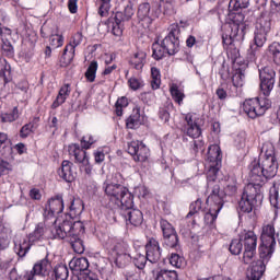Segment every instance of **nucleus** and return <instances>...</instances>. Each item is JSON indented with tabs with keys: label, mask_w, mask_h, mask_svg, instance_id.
I'll return each instance as SVG.
<instances>
[{
	"label": "nucleus",
	"mask_w": 280,
	"mask_h": 280,
	"mask_svg": "<svg viewBox=\"0 0 280 280\" xmlns=\"http://www.w3.org/2000/svg\"><path fill=\"white\" fill-rule=\"evenodd\" d=\"M207 161H209V197H207L206 203L225 205L226 197H233L236 195L238 187L235 177H230L224 184V189L220 188L219 183L215 182V176L219 173L222 164V151L217 144L210 145L207 152Z\"/></svg>",
	"instance_id": "obj_1"
},
{
	"label": "nucleus",
	"mask_w": 280,
	"mask_h": 280,
	"mask_svg": "<svg viewBox=\"0 0 280 280\" xmlns=\"http://www.w3.org/2000/svg\"><path fill=\"white\" fill-rule=\"evenodd\" d=\"M279 170V163L276 158V150L272 144L264 145L259 161L250 164V182L247 185H259L262 187L268 179L276 177Z\"/></svg>",
	"instance_id": "obj_2"
},
{
	"label": "nucleus",
	"mask_w": 280,
	"mask_h": 280,
	"mask_svg": "<svg viewBox=\"0 0 280 280\" xmlns=\"http://www.w3.org/2000/svg\"><path fill=\"white\" fill-rule=\"evenodd\" d=\"M244 15L241 11L231 13V22L224 25V32L221 34L223 46L233 47L235 43H242L246 35L247 25L243 23Z\"/></svg>",
	"instance_id": "obj_3"
},
{
	"label": "nucleus",
	"mask_w": 280,
	"mask_h": 280,
	"mask_svg": "<svg viewBox=\"0 0 280 280\" xmlns=\"http://www.w3.org/2000/svg\"><path fill=\"white\" fill-rule=\"evenodd\" d=\"M259 185L247 184L243 189V195L237 202V213L240 215L253 213L258 205L262 202V194Z\"/></svg>",
	"instance_id": "obj_4"
},
{
	"label": "nucleus",
	"mask_w": 280,
	"mask_h": 280,
	"mask_svg": "<svg viewBox=\"0 0 280 280\" xmlns=\"http://www.w3.org/2000/svg\"><path fill=\"white\" fill-rule=\"evenodd\" d=\"M124 182L125 178L121 173H114L112 180H106L105 184H103L105 195L108 196L109 200L121 199L125 203H131V198H135V196L127 187L122 186Z\"/></svg>",
	"instance_id": "obj_5"
},
{
	"label": "nucleus",
	"mask_w": 280,
	"mask_h": 280,
	"mask_svg": "<svg viewBox=\"0 0 280 280\" xmlns=\"http://www.w3.org/2000/svg\"><path fill=\"white\" fill-rule=\"evenodd\" d=\"M262 242L259 246V260L256 262L269 264L272 258L273 252H276V228L273 225H265L262 228V234L260 235Z\"/></svg>",
	"instance_id": "obj_6"
},
{
	"label": "nucleus",
	"mask_w": 280,
	"mask_h": 280,
	"mask_svg": "<svg viewBox=\"0 0 280 280\" xmlns=\"http://www.w3.org/2000/svg\"><path fill=\"white\" fill-rule=\"evenodd\" d=\"M271 30L270 18L268 15H260L256 22V32H254V45L256 48L250 46L249 50H247V58L250 61L256 60L257 48L262 47L267 40V34H269Z\"/></svg>",
	"instance_id": "obj_7"
},
{
	"label": "nucleus",
	"mask_w": 280,
	"mask_h": 280,
	"mask_svg": "<svg viewBox=\"0 0 280 280\" xmlns=\"http://www.w3.org/2000/svg\"><path fill=\"white\" fill-rule=\"evenodd\" d=\"M135 197H131V203L124 202L121 198L109 199V208L121 209V215L132 224V226H141L144 222L142 211L135 209Z\"/></svg>",
	"instance_id": "obj_8"
},
{
	"label": "nucleus",
	"mask_w": 280,
	"mask_h": 280,
	"mask_svg": "<svg viewBox=\"0 0 280 280\" xmlns=\"http://www.w3.org/2000/svg\"><path fill=\"white\" fill-rule=\"evenodd\" d=\"M122 8V11H117L114 18L108 19V25H112V34L117 37L122 36V23L130 21L135 15V4L130 0H127Z\"/></svg>",
	"instance_id": "obj_9"
},
{
	"label": "nucleus",
	"mask_w": 280,
	"mask_h": 280,
	"mask_svg": "<svg viewBox=\"0 0 280 280\" xmlns=\"http://www.w3.org/2000/svg\"><path fill=\"white\" fill-rule=\"evenodd\" d=\"M244 246L243 262L244 265L253 264V258L256 256L257 236L253 231H246L241 234L240 238Z\"/></svg>",
	"instance_id": "obj_10"
},
{
	"label": "nucleus",
	"mask_w": 280,
	"mask_h": 280,
	"mask_svg": "<svg viewBox=\"0 0 280 280\" xmlns=\"http://www.w3.org/2000/svg\"><path fill=\"white\" fill-rule=\"evenodd\" d=\"M269 108L270 103L266 100L259 101V98H252L244 101L243 103V112L246 113L247 117L250 119L264 116Z\"/></svg>",
	"instance_id": "obj_11"
},
{
	"label": "nucleus",
	"mask_w": 280,
	"mask_h": 280,
	"mask_svg": "<svg viewBox=\"0 0 280 280\" xmlns=\"http://www.w3.org/2000/svg\"><path fill=\"white\" fill-rule=\"evenodd\" d=\"M162 14V9L151 7L149 2L140 3L137 8V19L149 27Z\"/></svg>",
	"instance_id": "obj_12"
},
{
	"label": "nucleus",
	"mask_w": 280,
	"mask_h": 280,
	"mask_svg": "<svg viewBox=\"0 0 280 280\" xmlns=\"http://www.w3.org/2000/svg\"><path fill=\"white\" fill-rule=\"evenodd\" d=\"M160 228L163 233V246L178 250L180 246L175 228L165 219L160 220Z\"/></svg>",
	"instance_id": "obj_13"
},
{
	"label": "nucleus",
	"mask_w": 280,
	"mask_h": 280,
	"mask_svg": "<svg viewBox=\"0 0 280 280\" xmlns=\"http://www.w3.org/2000/svg\"><path fill=\"white\" fill-rule=\"evenodd\" d=\"M259 80L260 93H262L265 97H268L273 90V85L276 84V71L270 67L260 68Z\"/></svg>",
	"instance_id": "obj_14"
},
{
	"label": "nucleus",
	"mask_w": 280,
	"mask_h": 280,
	"mask_svg": "<svg viewBox=\"0 0 280 280\" xmlns=\"http://www.w3.org/2000/svg\"><path fill=\"white\" fill-rule=\"evenodd\" d=\"M127 153L133 156V161L144 163L150 156V150L141 141L127 143Z\"/></svg>",
	"instance_id": "obj_15"
},
{
	"label": "nucleus",
	"mask_w": 280,
	"mask_h": 280,
	"mask_svg": "<svg viewBox=\"0 0 280 280\" xmlns=\"http://www.w3.org/2000/svg\"><path fill=\"white\" fill-rule=\"evenodd\" d=\"M179 30L178 27L171 30L168 35L163 38L162 43H160V47L166 49V54L170 57L175 56L179 52V38H178Z\"/></svg>",
	"instance_id": "obj_16"
},
{
	"label": "nucleus",
	"mask_w": 280,
	"mask_h": 280,
	"mask_svg": "<svg viewBox=\"0 0 280 280\" xmlns=\"http://www.w3.org/2000/svg\"><path fill=\"white\" fill-rule=\"evenodd\" d=\"M51 262L45 257L42 260H38L37 264L34 265L31 272L24 275L23 280H35V277H48L51 272Z\"/></svg>",
	"instance_id": "obj_17"
},
{
	"label": "nucleus",
	"mask_w": 280,
	"mask_h": 280,
	"mask_svg": "<svg viewBox=\"0 0 280 280\" xmlns=\"http://www.w3.org/2000/svg\"><path fill=\"white\" fill-rule=\"evenodd\" d=\"M149 262L152 265L159 264L160 259H162V248L160 247L159 241L153 237H150L145 244V255H143Z\"/></svg>",
	"instance_id": "obj_18"
},
{
	"label": "nucleus",
	"mask_w": 280,
	"mask_h": 280,
	"mask_svg": "<svg viewBox=\"0 0 280 280\" xmlns=\"http://www.w3.org/2000/svg\"><path fill=\"white\" fill-rule=\"evenodd\" d=\"M51 236L55 240H66L78 236L72 230V220H65L51 229Z\"/></svg>",
	"instance_id": "obj_19"
},
{
	"label": "nucleus",
	"mask_w": 280,
	"mask_h": 280,
	"mask_svg": "<svg viewBox=\"0 0 280 280\" xmlns=\"http://www.w3.org/2000/svg\"><path fill=\"white\" fill-rule=\"evenodd\" d=\"M82 43V34L81 33H75L74 37H72V44H69L66 46L62 56H61V67H68L72 59H74V52H75V47L81 45Z\"/></svg>",
	"instance_id": "obj_20"
},
{
	"label": "nucleus",
	"mask_w": 280,
	"mask_h": 280,
	"mask_svg": "<svg viewBox=\"0 0 280 280\" xmlns=\"http://www.w3.org/2000/svg\"><path fill=\"white\" fill-rule=\"evenodd\" d=\"M65 202L69 210L68 217L71 218V220L80 217L84 211V202L79 197L77 198L72 195H68L65 199Z\"/></svg>",
	"instance_id": "obj_21"
},
{
	"label": "nucleus",
	"mask_w": 280,
	"mask_h": 280,
	"mask_svg": "<svg viewBox=\"0 0 280 280\" xmlns=\"http://www.w3.org/2000/svg\"><path fill=\"white\" fill-rule=\"evenodd\" d=\"M184 120H186L187 128H186V135L187 137H190L192 139H198L200 135L202 133L200 129V119L195 118L191 114H187L184 117Z\"/></svg>",
	"instance_id": "obj_22"
},
{
	"label": "nucleus",
	"mask_w": 280,
	"mask_h": 280,
	"mask_svg": "<svg viewBox=\"0 0 280 280\" xmlns=\"http://www.w3.org/2000/svg\"><path fill=\"white\" fill-rule=\"evenodd\" d=\"M69 155L74 156L75 163L81 165H89L88 152L81 148L78 143H72L68 147Z\"/></svg>",
	"instance_id": "obj_23"
},
{
	"label": "nucleus",
	"mask_w": 280,
	"mask_h": 280,
	"mask_svg": "<svg viewBox=\"0 0 280 280\" xmlns=\"http://www.w3.org/2000/svg\"><path fill=\"white\" fill-rule=\"evenodd\" d=\"M69 268L74 272H83L80 279L84 278V276L92 273L89 270V259L85 257L81 258H72L71 262H69Z\"/></svg>",
	"instance_id": "obj_24"
},
{
	"label": "nucleus",
	"mask_w": 280,
	"mask_h": 280,
	"mask_svg": "<svg viewBox=\"0 0 280 280\" xmlns=\"http://www.w3.org/2000/svg\"><path fill=\"white\" fill-rule=\"evenodd\" d=\"M72 163L69 161H62L61 167L58 170V175L68 184H71L75 179L74 173H72Z\"/></svg>",
	"instance_id": "obj_25"
},
{
	"label": "nucleus",
	"mask_w": 280,
	"mask_h": 280,
	"mask_svg": "<svg viewBox=\"0 0 280 280\" xmlns=\"http://www.w3.org/2000/svg\"><path fill=\"white\" fill-rule=\"evenodd\" d=\"M65 205H67V201L62 199L61 195H56L48 200L49 212H51V214H60L65 209Z\"/></svg>",
	"instance_id": "obj_26"
},
{
	"label": "nucleus",
	"mask_w": 280,
	"mask_h": 280,
	"mask_svg": "<svg viewBox=\"0 0 280 280\" xmlns=\"http://www.w3.org/2000/svg\"><path fill=\"white\" fill-rule=\"evenodd\" d=\"M207 206H209V211L206 213V222L207 224L212 225L213 222H215L217 217L219 215V212L222 210L223 205L222 203H214V202H206Z\"/></svg>",
	"instance_id": "obj_27"
},
{
	"label": "nucleus",
	"mask_w": 280,
	"mask_h": 280,
	"mask_svg": "<svg viewBox=\"0 0 280 280\" xmlns=\"http://www.w3.org/2000/svg\"><path fill=\"white\" fill-rule=\"evenodd\" d=\"M0 153L4 158L13 154V148L11 147V140L8 138V133L0 132Z\"/></svg>",
	"instance_id": "obj_28"
},
{
	"label": "nucleus",
	"mask_w": 280,
	"mask_h": 280,
	"mask_svg": "<svg viewBox=\"0 0 280 280\" xmlns=\"http://www.w3.org/2000/svg\"><path fill=\"white\" fill-rule=\"evenodd\" d=\"M52 279L55 280H68L69 269L65 264H58L52 268L51 273Z\"/></svg>",
	"instance_id": "obj_29"
},
{
	"label": "nucleus",
	"mask_w": 280,
	"mask_h": 280,
	"mask_svg": "<svg viewBox=\"0 0 280 280\" xmlns=\"http://www.w3.org/2000/svg\"><path fill=\"white\" fill-rule=\"evenodd\" d=\"M266 272V265L262 261H254L250 269L249 280H260Z\"/></svg>",
	"instance_id": "obj_30"
},
{
	"label": "nucleus",
	"mask_w": 280,
	"mask_h": 280,
	"mask_svg": "<svg viewBox=\"0 0 280 280\" xmlns=\"http://www.w3.org/2000/svg\"><path fill=\"white\" fill-rule=\"evenodd\" d=\"M70 92L71 91L69 90V84L61 86V89H59L58 96H56L55 102H52L51 104V108L56 109L59 106H61V104H65V102H67V97L69 96Z\"/></svg>",
	"instance_id": "obj_31"
},
{
	"label": "nucleus",
	"mask_w": 280,
	"mask_h": 280,
	"mask_svg": "<svg viewBox=\"0 0 280 280\" xmlns=\"http://www.w3.org/2000/svg\"><path fill=\"white\" fill-rule=\"evenodd\" d=\"M34 244L35 243L27 242V240H24L21 243H15L14 245L15 255H18V257L24 258Z\"/></svg>",
	"instance_id": "obj_32"
},
{
	"label": "nucleus",
	"mask_w": 280,
	"mask_h": 280,
	"mask_svg": "<svg viewBox=\"0 0 280 280\" xmlns=\"http://www.w3.org/2000/svg\"><path fill=\"white\" fill-rule=\"evenodd\" d=\"M269 200L271 207L280 209V187L276 186V184L269 190Z\"/></svg>",
	"instance_id": "obj_33"
},
{
	"label": "nucleus",
	"mask_w": 280,
	"mask_h": 280,
	"mask_svg": "<svg viewBox=\"0 0 280 280\" xmlns=\"http://www.w3.org/2000/svg\"><path fill=\"white\" fill-rule=\"evenodd\" d=\"M141 126V114L136 109L131 116L126 119L127 129H138Z\"/></svg>",
	"instance_id": "obj_34"
},
{
	"label": "nucleus",
	"mask_w": 280,
	"mask_h": 280,
	"mask_svg": "<svg viewBox=\"0 0 280 280\" xmlns=\"http://www.w3.org/2000/svg\"><path fill=\"white\" fill-rule=\"evenodd\" d=\"M45 234V224L44 223H38L37 226L35 228L34 232L28 234V240H26L30 243H37L44 237Z\"/></svg>",
	"instance_id": "obj_35"
},
{
	"label": "nucleus",
	"mask_w": 280,
	"mask_h": 280,
	"mask_svg": "<svg viewBox=\"0 0 280 280\" xmlns=\"http://www.w3.org/2000/svg\"><path fill=\"white\" fill-rule=\"evenodd\" d=\"M249 5V0H230L228 4V10L230 12H240L243 9H247Z\"/></svg>",
	"instance_id": "obj_36"
},
{
	"label": "nucleus",
	"mask_w": 280,
	"mask_h": 280,
	"mask_svg": "<svg viewBox=\"0 0 280 280\" xmlns=\"http://www.w3.org/2000/svg\"><path fill=\"white\" fill-rule=\"evenodd\" d=\"M68 242L69 244H71L72 249H74V253L78 255H82L84 254V242L79 238V236H72V237H68Z\"/></svg>",
	"instance_id": "obj_37"
},
{
	"label": "nucleus",
	"mask_w": 280,
	"mask_h": 280,
	"mask_svg": "<svg viewBox=\"0 0 280 280\" xmlns=\"http://www.w3.org/2000/svg\"><path fill=\"white\" fill-rule=\"evenodd\" d=\"M131 254H116L115 265L118 268H126L132 261Z\"/></svg>",
	"instance_id": "obj_38"
},
{
	"label": "nucleus",
	"mask_w": 280,
	"mask_h": 280,
	"mask_svg": "<svg viewBox=\"0 0 280 280\" xmlns=\"http://www.w3.org/2000/svg\"><path fill=\"white\" fill-rule=\"evenodd\" d=\"M144 61H145V52L140 51V52L133 54V57L131 58L129 63H131V66H133L136 70H141L144 67Z\"/></svg>",
	"instance_id": "obj_39"
},
{
	"label": "nucleus",
	"mask_w": 280,
	"mask_h": 280,
	"mask_svg": "<svg viewBox=\"0 0 280 280\" xmlns=\"http://www.w3.org/2000/svg\"><path fill=\"white\" fill-rule=\"evenodd\" d=\"M97 69H98V63L97 61L93 60L92 62H90L88 70L85 71V79H88V82L90 83H94L95 82V78L97 74Z\"/></svg>",
	"instance_id": "obj_40"
},
{
	"label": "nucleus",
	"mask_w": 280,
	"mask_h": 280,
	"mask_svg": "<svg viewBox=\"0 0 280 280\" xmlns=\"http://www.w3.org/2000/svg\"><path fill=\"white\" fill-rule=\"evenodd\" d=\"M152 51H153L152 57L156 61L162 60L163 58H165L166 55H168V52H166V49L160 46L159 42H155L152 44Z\"/></svg>",
	"instance_id": "obj_41"
},
{
	"label": "nucleus",
	"mask_w": 280,
	"mask_h": 280,
	"mask_svg": "<svg viewBox=\"0 0 280 280\" xmlns=\"http://www.w3.org/2000/svg\"><path fill=\"white\" fill-rule=\"evenodd\" d=\"M269 55L273 60V63L277 66H280V44L279 43L273 42V44H270Z\"/></svg>",
	"instance_id": "obj_42"
},
{
	"label": "nucleus",
	"mask_w": 280,
	"mask_h": 280,
	"mask_svg": "<svg viewBox=\"0 0 280 280\" xmlns=\"http://www.w3.org/2000/svg\"><path fill=\"white\" fill-rule=\"evenodd\" d=\"M155 280H178V273L175 270L162 269L156 273Z\"/></svg>",
	"instance_id": "obj_43"
},
{
	"label": "nucleus",
	"mask_w": 280,
	"mask_h": 280,
	"mask_svg": "<svg viewBox=\"0 0 280 280\" xmlns=\"http://www.w3.org/2000/svg\"><path fill=\"white\" fill-rule=\"evenodd\" d=\"M0 118H1V122L3 124L16 121L19 119V108L14 107L9 113H2L0 115Z\"/></svg>",
	"instance_id": "obj_44"
},
{
	"label": "nucleus",
	"mask_w": 280,
	"mask_h": 280,
	"mask_svg": "<svg viewBox=\"0 0 280 280\" xmlns=\"http://www.w3.org/2000/svg\"><path fill=\"white\" fill-rule=\"evenodd\" d=\"M229 250H230L231 255H233V256L241 255L243 252L242 240L234 238L233 241H231Z\"/></svg>",
	"instance_id": "obj_45"
},
{
	"label": "nucleus",
	"mask_w": 280,
	"mask_h": 280,
	"mask_svg": "<svg viewBox=\"0 0 280 280\" xmlns=\"http://www.w3.org/2000/svg\"><path fill=\"white\" fill-rule=\"evenodd\" d=\"M131 261L138 270H144L145 266L148 265L149 258L145 257L143 254H137V256L133 257Z\"/></svg>",
	"instance_id": "obj_46"
},
{
	"label": "nucleus",
	"mask_w": 280,
	"mask_h": 280,
	"mask_svg": "<svg viewBox=\"0 0 280 280\" xmlns=\"http://www.w3.org/2000/svg\"><path fill=\"white\" fill-rule=\"evenodd\" d=\"M171 97L175 100L177 104H182L183 100L185 98V93L179 91L178 85L172 84L170 88Z\"/></svg>",
	"instance_id": "obj_47"
},
{
	"label": "nucleus",
	"mask_w": 280,
	"mask_h": 280,
	"mask_svg": "<svg viewBox=\"0 0 280 280\" xmlns=\"http://www.w3.org/2000/svg\"><path fill=\"white\" fill-rule=\"evenodd\" d=\"M154 9H161L162 13L170 15L173 13V2L172 1H160L156 5H153Z\"/></svg>",
	"instance_id": "obj_48"
},
{
	"label": "nucleus",
	"mask_w": 280,
	"mask_h": 280,
	"mask_svg": "<svg viewBox=\"0 0 280 280\" xmlns=\"http://www.w3.org/2000/svg\"><path fill=\"white\" fill-rule=\"evenodd\" d=\"M128 106V98L122 96L119 97L118 101H116L115 104V114L118 117L122 116V108H126Z\"/></svg>",
	"instance_id": "obj_49"
},
{
	"label": "nucleus",
	"mask_w": 280,
	"mask_h": 280,
	"mask_svg": "<svg viewBox=\"0 0 280 280\" xmlns=\"http://www.w3.org/2000/svg\"><path fill=\"white\" fill-rule=\"evenodd\" d=\"M150 72H151V75H152V82H151L152 89L153 90L160 89L161 80H160V70H159V68L152 67L150 69Z\"/></svg>",
	"instance_id": "obj_50"
},
{
	"label": "nucleus",
	"mask_w": 280,
	"mask_h": 280,
	"mask_svg": "<svg viewBox=\"0 0 280 280\" xmlns=\"http://www.w3.org/2000/svg\"><path fill=\"white\" fill-rule=\"evenodd\" d=\"M101 4L98 8V14L102 18H105L108 15V12H110V8H112V0H100Z\"/></svg>",
	"instance_id": "obj_51"
},
{
	"label": "nucleus",
	"mask_w": 280,
	"mask_h": 280,
	"mask_svg": "<svg viewBox=\"0 0 280 280\" xmlns=\"http://www.w3.org/2000/svg\"><path fill=\"white\" fill-rule=\"evenodd\" d=\"M170 265L175 268H182L185 265V258L179 256V254H171Z\"/></svg>",
	"instance_id": "obj_52"
},
{
	"label": "nucleus",
	"mask_w": 280,
	"mask_h": 280,
	"mask_svg": "<svg viewBox=\"0 0 280 280\" xmlns=\"http://www.w3.org/2000/svg\"><path fill=\"white\" fill-rule=\"evenodd\" d=\"M2 52L5 55V57L14 56V48L9 39L2 38Z\"/></svg>",
	"instance_id": "obj_53"
},
{
	"label": "nucleus",
	"mask_w": 280,
	"mask_h": 280,
	"mask_svg": "<svg viewBox=\"0 0 280 280\" xmlns=\"http://www.w3.org/2000/svg\"><path fill=\"white\" fill-rule=\"evenodd\" d=\"M128 249L129 245L124 241L116 243L115 247H113L116 255L129 254Z\"/></svg>",
	"instance_id": "obj_54"
},
{
	"label": "nucleus",
	"mask_w": 280,
	"mask_h": 280,
	"mask_svg": "<svg viewBox=\"0 0 280 280\" xmlns=\"http://www.w3.org/2000/svg\"><path fill=\"white\" fill-rule=\"evenodd\" d=\"M10 234L11 230L3 225V223H0V246L7 243Z\"/></svg>",
	"instance_id": "obj_55"
},
{
	"label": "nucleus",
	"mask_w": 280,
	"mask_h": 280,
	"mask_svg": "<svg viewBox=\"0 0 280 280\" xmlns=\"http://www.w3.org/2000/svg\"><path fill=\"white\" fill-rule=\"evenodd\" d=\"M202 201L200 199H197L195 202L190 203L189 207V213H187L186 218L190 219L194 214L198 213L201 209Z\"/></svg>",
	"instance_id": "obj_56"
},
{
	"label": "nucleus",
	"mask_w": 280,
	"mask_h": 280,
	"mask_svg": "<svg viewBox=\"0 0 280 280\" xmlns=\"http://www.w3.org/2000/svg\"><path fill=\"white\" fill-rule=\"evenodd\" d=\"M95 142L96 141L93 136H91V135L83 136L81 139L82 149L89 150V149H91V145H93Z\"/></svg>",
	"instance_id": "obj_57"
},
{
	"label": "nucleus",
	"mask_w": 280,
	"mask_h": 280,
	"mask_svg": "<svg viewBox=\"0 0 280 280\" xmlns=\"http://www.w3.org/2000/svg\"><path fill=\"white\" fill-rule=\"evenodd\" d=\"M190 148L194 154H198L199 152L203 153V151H206L202 140H194L192 144H190Z\"/></svg>",
	"instance_id": "obj_58"
},
{
	"label": "nucleus",
	"mask_w": 280,
	"mask_h": 280,
	"mask_svg": "<svg viewBox=\"0 0 280 280\" xmlns=\"http://www.w3.org/2000/svg\"><path fill=\"white\" fill-rule=\"evenodd\" d=\"M32 132H34V124L28 122L21 128L20 136L22 139H26Z\"/></svg>",
	"instance_id": "obj_59"
},
{
	"label": "nucleus",
	"mask_w": 280,
	"mask_h": 280,
	"mask_svg": "<svg viewBox=\"0 0 280 280\" xmlns=\"http://www.w3.org/2000/svg\"><path fill=\"white\" fill-rule=\"evenodd\" d=\"M243 80H244V73L242 72V69H237L236 73L233 74L234 86H242Z\"/></svg>",
	"instance_id": "obj_60"
},
{
	"label": "nucleus",
	"mask_w": 280,
	"mask_h": 280,
	"mask_svg": "<svg viewBox=\"0 0 280 280\" xmlns=\"http://www.w3.org/2000/svg\"><path fill=\"white\" fill-rule=\"evenodd\" d=\"M72 231L78 236L84 234V224L81 221L72 222Z\"/></svg>",
	"instance_id": "obj_61"
},
{
	"label": "nucleus",
	"mask_w": 280,
	"mask_h": 280,
	"mask_svg": "<svg viewBox=\"0 0 280 280\" xmlns=\"http://www.w3.org/2000/svg\"><path fill=\"white\" fill-rule=\"evenodd\" d=\"M159 118L163 122H168V120H170V113H168V109H166V107H162V108L159 109Z\"/></svg>",
	"instance_id": "obj_62"
},
{
	"label": "nucleus",
	"mask_w": 280,
	"mask_h": 280,
	"mask_svg": "<svg viewBox=\"0 0 280 280\" xmlns=\"http://www.w3.org/2000/svg\"><path fill=\"white\" fill-rule=\"evenodd\" d=\"M62 40H63V38H62L61 35H51V37H49V42L55 47H61L62 46Z\"/></svg>",
	"instance_id": "obj_63"
},
{
	"label": "nucleus",
	"mask_w": 280,
	"mask_h": 280,
	"mask_svg": "<svg viewBox=\"0 0 280 280\" xmlns=\"http://www.w3.org/2000/svg\"><path fill=\"white\" fill-rule=\"evenodd\" d=\"M93 156L95 158V163L101 164L105 161V154L103 150H96L95 153H93Z\"/></svg>",
	"instance_id": "obj_64"
}]
</instances>
